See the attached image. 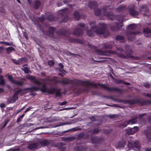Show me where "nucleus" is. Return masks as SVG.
Here are the masks:
<instances>
[{
    "label": "nucleus",
    "mask_w": 151,
    "mask_h": 151,
    "mask_svg": "<svg viewBox=\"0 0 151 151\" xmlns=\"http://www.w3.org/2000/svg\"><path fill=\"white\" fill-rule=\"evenodd\" d=\"M57 77L55 76H53L51 79H48V81H54L56 83H60L63 85L64 84H70L73 86L75 85H81L85 87L84 88H80L76 93L78 94L83 93L84 92H88L89 91L90 86H93L96 88H97V86H101L105 90L109 92H113V87H109L107 86L106 84H100L99 83H93L90 82L89 81H84L81 80L74 79L73 80H71L70 79L65 78L62 80L58 81L56 80Z\"/></svg>",
    "instance_id": "obj_1"
},
{
    "label": "nucleus",
    "mask_w": 151,
    "mask_h": 151,
    "mask_svg": "<svg viewBox=\"0 0 151 151\" xmlns=\"http://www.w3.org/2000/svg\"><path fill=\"white\" fill-rule=\"evenodd\" d=\"M109 5L108 6H105L102 8V9L103 11V15L108 18L109 19L113 20L114 19V17L116 19L120 22V23L118 22H116L115 26H110V28L112 31H116L121 29L122 27L123 26V20L124 19L123 17L121 15H117L114 16V14L111 11L107 12V10L109 8V9L113 10L114 9V7H112L110 8Z\"/></svg>",
    "instance_id": "obj_2"
},
{
    "label": "nucleus",
    "mask_w": 151,
    "mask_h": 151,
    "mask_svg": "<svg viewBox=\"0 0 151 151\" xmlns=\"http://www.w3.org/2000/svg\"><path fill=\"white\" fill-rule=\"evenodd\" d=\"M39 89L38 88L35 86L24 89H19L14 92L13 95L8 101V102L9 104L15 103L18 99V96L19 94L21 95L25 94L27 93L28 91L30 92L31 95L35 96V94H34V92L37 91Z\"/></svg>",
    "instance_id": "obj_3"
},
{
    "label": "nucleus",
    "mask_w": 151,
    "mask_h": 151,
    "mask_svg": "<svg viewBox=\"0 0 151 151\" xmlns=\"http://www.w3.org/2000/svg\"><path fill=\"white\" fill-rule=\"evenodd\" d=\"M39 88V91H41L42 92L47 93L48 94H52L56 92L55 96L57 97H61L62 96V93L60 92L61 89H56V88L52 87L50 89L47 88L46 86L43 85L41 88H40L39 86H36Z\"/></svg>",
    "instance_id": "obj_4"
},
{
    "label": "nucleus",
    "mask_w": 151,
    "mask_h": 151,
    "mask_svg": "<svg viewBox=\"0 0 151 151\" xmlns=\"http://www.w3.org/2000/svg\"><path fill=\"white\" fill-rule=\"evenodd\" d=\"M139 104L142 106L147 105L151 104V100L144 101L143 99H136L135 100H126V104H128L130 105Z\"/></svg>",
    "instance_id": "obj_5"
},
{
    "label": "nucleus",
    "mask_w": 151,
    "mask_h": 151,
    "mask_svg": "<svg viewBox=\"0 0 151 151\" xmlns=\"http://www.w3.org/2000/svg\"><path fill=\"white\" fill-rule=\"evenodd\" d=\"M128 146L129 149H134L136 151H140V148L141 147L138 141H133L131 140L129 141Z\"/></svg>",
    "instance_id": "obj_6"
},
{
    "label": "nucleus",
    "mask_w": 151,
    "mask_h": 151,
    "mask_svg": "<svg viewBox=\"0 0 151 151\" xmlns=\"http://www.w3.org/2000/svg\"><path fill=\"white\" fill-rule=\"evenodd\" d=\"M99 26L101 28L96 29L94 31V32L99 35H103L105 33L107 27V24L104 23L99 22Z\"/></svg>",
    "instance_id": "obj_7"
},
{
    "label": "nucleus",
    "mask_w": 151,
    "mask_h": 151,
    "mask_svg": "<svg viewBox=\"0 0 151 151\" xmlns=\"http://www.w3.org/2000/svg\"><path fill=\"white\" fill-rule=\"evenodd\" d=\"M58 13L62 17H64L63 20L60 22H67L68 19V14L69 13L68 9L66 8L65 9H61L58 11Z\"/></svg>",
    "instance_id": "obj_8"
},
{
    "label": "nucleus",
    "mask_w": 151,
    "mask_h": 151,
    "mask_svg": "<svg viewBox=\"0 0 151 151\" xmlns=\"http://www.w3.org/2000/svg\"><path fill=\"white\" fill-rule=\"evenodd\" d=\"M91 140L92 143L95 145V147H96L101 143L104 142V139L101 138H99L97 136H94L91 137Z\"/></svg>",
    "instance_id": "obj_9"
},
{
    "label": "nucleus",
    "mask_w": 151,
    "mask_h": 151,
    "mask_svg": "<svg viewBox=\"0 0 151 151\" xmlns=\"http://www.w3.org/2000/svg\"><path fill=\"white\" fill-rule=\"evenodd\" d=\"M89 47L90 48L95 50L94 52L98 55H106L105 53L106 52L111 53V51H103L101 50H97V47L91 44H88Z\"/></svg>",
    "instance_id": "obj_10"
},
{
    "label": "nucleus",
    "mask_w": 151,
    "mask_h": 151,
    "mask_svg": "<svg viewBox=\"0 0 151 151\" xmlns=\"http://www.w3.org/2000/svg\"><path fill=\"white\" fill-rule=\"evenodd\" d=\"M126 55L122 53H118L117 55L120 58H122L127 59V58H133L134 56L132 55L133 53V51L132 50L129 49L128 50H126L125 52Z\"/></svg>",
    "instance_id": "obj_11"
},
{
    "label": "nucleus",
    "mask_w": 151,
    "mask_h": 151,
    "mask_svg": "<svg viewBox=\"0 0 151 151\" xmlns=\"http://www.w3.org/2000/svg\"><path fill=\"white\" fill-rule=\"evenodd\" d=\"M58 19V17L55 16L51 13L47 14L45 16V20H47L49 22L57 21Z\"/></svg>",
    "instance_id": "obj_12"
},
{
    "label": "nucleus",
    "mask_w": 151,
    "mask_h": 151,
    "mask_svg": "<svg viewBox=\"0 0 151 151\" xmlns=\"http://www.w3.org/2000/svg\"><path fill=\"white\" fill-rule=\"evenodd\" d=\"M139 130V128L138 127L135 126L133 128H130L126 130V134L128 135H132L134 134Z\"/></svg>",
    "instance_id": "obj_13"
},
{
    "label": "nucleus",
    "mask_w": 151,
    "mask_h": 151,
    "mask_svg": "<svg viewBox=\"0 0 151 151\" xmlns=\"http://www.w3.org/2000/svg\"><path fill=\"white\" fill-rule=\"evenodd\" d=\"M8 78L9 81L13 84L18 85L20 86H23L24 84V82L22 81H19L14 79L12 75H9L8 76Z\"/></svg>",
    "instance_id": "obj_14"
},
{
    "label": "nucleus",
    "mask_w": 151,
    "mask_h": 151,
    "mask_svg": "<svg viewBox=\"0 0 151 151\" xmlns=\"http://www.w3.org/2000/svg\"><path fill=\"white\" fill-rule=\"evenodd\" d=\"M83 34V30L82 29L77 28L75 29L70 34L74 35L76 36H81Z\"/></svg>",
    "instance_id": "obj_15"
},
{
    "label": "nucleus",
    "mask_w": 151,
    "mask_h": 151,
    "mask_svg": "<svg viewBox=\"0 0 151 151\" xmlns=\"http://www.w3.org/2000/svg\"><path fill=\"white\" fill-rule=\"evenodd\" d=\"M135 6H132V7L129 8V13L130 15L132 16H137L139 14V12L135 9Z\"/></svg>",
    "instance_id": "obj_16"
},
{
    "label": "nucleus",
    "mask_w": 151,
    "mask_h": 151,
    "mask_svg": "<svg viewBox=\"0 0 151 151\" xmlns=\"http://www.w3.org/2000/svg\"><path fill=\"white\" fill-rule=\"evenodd\" d=\"M26 78L28 79L31 80L32 81L31 82H33L35 84L38 86L42 85V83L38 80H36L35 77L34 76L28 75L27 76Z\"/></svg>",
    "instance_id": "obj_17"
},
{
    "label": "nucleus",
    "mask_w": 151,
    "mask_h": 151,
    "mask_svg": "<svg viewBox=\"0 0 151 151\" xmlns=\"http://www.w3.org/2000/svg\"><path fill=\"white\" fill-rule=\"evenodd\" d=\"M26 78L28 79L31 80L32 81L31 82H33L35 84L38 86L42 85V83L38 80H36L35 77L34 76L28 75L27 76Z\"/></svg>",
    "instance_id": "obj_18"
},
{
    "label": "nucleus",
    "mask_w": 151,
    "mask_h": 151,
    "mask_svg": "<svg viewBox=\"0 0 151 151\" xmlns=\"http://www.w3.org/2000/svg\"><path fill=\"white\" fill-rule=\"evenodd\" d=\"M68 40L71 43H77L81 44H83V42L82 40L72 37H69Z\"/></svg>",
    "instance_id": "obj_19"
},
{
    "label": "nucleus",
    "mask_w": 151,
    "mask_h": 151,
    "mask_svg": "<svg viewBox=\"0 0 151 151\" xmlns=\"http://www.w3.org/2000/svg\"><path fill=\"white\" fill-rule=\"evenodd\" d=\"M87 147L85 145H79L74 147V150L76 151H85L87 149Z\"/></svg>",
    "instance_id": "obj_20"
},
{
    "label": "nucleus",
    "mask_w": 151,
    "mask_h": 151,
    "mask_svg": "<svg viewBox=\"0 0 151 151\" xmlns=\"http://www.w3.org/2000/svg\"><path fill=\"white\" fill-rule=\"evenodd\" d=\"M88 6L91 9H95L98 6V4L96 1H89Z\"/></svg>",
    "instance_id": "obj_21"
},
{
    "label": "nucleus",
    "mask_w": 151,
    "mask_h": 151,
    "mask_svg": "<svg viewBox=\"0 0 151 151\" xmlns=\"http://www.w3.org/2000/svg\"><path fill=\"white\" fill-rule=\"evenodd\" d=\"M56 33L60 35L65 36L67 34L69 33V31L65 28H62L56 31Z\"/></svg>",
    "instance_id": "obj_22"
},
{
    "label": "nucleus",
    "mask_w": 151,
    "mask_h": 151,
    "mask_svg": "<svg viewBox=\"0 0 151 151\" xmlns=\"http://www.w3.org/2000/svg\"><path fill=\"white\" fill-rule=\"evenodd\" d=\"M139 10L144 15H145V13L148 12L149 9L147 6L146 5H144L141 6L139 9Z\"/></svg>",
    "instance_id": "obj_23"
},
{
    "label": "nucleus",
    "mask_w": 151,
    "mask_h": 151,
    "mask_svg": "<svg viewBox=\"0 0 151 151\" xmlns=\"http://www.w3.org/2000/svg\"><path fill=\"white\" fill-rule=\"evenodd\" d=\"M143 32L146 37L147 38L151 37V29L145 28L143 30Z\"/></svg>",
    "instance_id": "obj_24"
},
{
    "label": "nucleus",
    "mask_w": 151,
    "mask_h": 151,
    "mask_svg": "<svg viewBox=\"0 0 151 151\" xmlns=\"http://www.w3.org/2000/svg\"><path fill=\"white\" fill-rule=\"evenodd\" d=\"M38 146L37 143H34L29 144L27 146L28 148L31 150H36Z\"/></svg>",
    "instance_id": "obj_25"
},
{
    "label": "nucleus",
    "mask_w": 151,
    "mask_h": 151,
    "mask_svg": "<svg viewBox=\"0 0 151 151\" xmlns=\"http://www.w3.org/2000/svg\"><path fill=\"white\" fill-rule=\"evenodd\" d=\"M126 6L124 5H121L117 8L116 10L118 12H124L126 10Z\"/></svg>",
    "instance_id": "obj_26"
},
{
    "label": "nucleus",
    "mask_w": 151,
    "mask_h": 151,
    "mask_svg": "<svg viewBox=\"0 0 151 151\" xmlns=\"http://www.w3.org/2000/svg\"><path fill=\"white\" fill-rule=\"evenodd\" d=\"M116 40H120L121 42H124L126 41L125 37L122 35H118L116 36L115 37Z\"/></svg>",
    "instance_id": "obj_27"
},
{
    "label": "nucleus",
    "mask_w": 151,
    "mask_h": 151,
    "mask_svg": "<svg viewBox=\"0 0 151 151\" xmlns=\"http://www.w3.org/2000/svg\"><path fill=\"white\" fill-rule=\"evenodd\" d=\"M41 146H47L49 145L51 142L50 140L47 139H44L40 142Z\"/></svg>",
    "instance_id": "obj_28"
},
{
    "label": "nucleus",
    "mask_w": 151,
    "mask_h": 151,
    "mask_svg": "<svg viewBox=\"0 0 151 151\" xmlns=\"http://www.w3.org/2000/svg\"><path fill=\"white\" fill-rule=\"evenodd\" d=\"M145 134L148 142H151V132L149 131L146 130L145 131Z\"/></svg>",
    "instance_id": "obj_29"
},
{
    "label": "nucleus",
    "mask_w": 151,
    "mask_h": 151,
    "mask_svg": "<svg viewBox=\"0 0 151 151\" xmlns=\"http://www.w3.org/2000/svg\"><path fill=\"white\" fill-rule=\"evenodd\" d=\"M41 4V2L37 0L35 1L33 7L35 9H37L39 8Z\"/></svg>",
    "instance_id": "obj_30"
},
{
    "label": "nucleus",
    "mask_w": 151,
    "mask_h": 151,
    "mask_svg": "<svg viewBox=\"0 0 151 151\" xmlns=\"http://www.w3.org/2000/svg\"><path fill=\"white\" fill-rule=\"evenodd\" d=\"M96 22H90L89 25L91 28L93 29H96L98 27V26L96 25Z\"/></svg>",
    "instance_id": "obj_31"
},
{
    "label": "nucleus",
    "mask_w": 151,
    "mask_h": 151,
    "mask_svg": "<svg viewBox=\"0 0 151 151\" xmlns=\"http://www.w3.org/2000/svg\"><path fill=\"white\" fill-rule=\"evenodd\" d=\"M137 26L134 24H131L128 26L127 28L129 30H135L137 29Z\"/></svg>",
    "instance_id": "obj_32"
},
{
    "label": "nucleus",
    "mask_w": 151,
    "mask_h": 151,
    "mask_svg": "<svg viewBox=\"0 0 151 151\" xmlns=\"http://www.w3.org/2000/svg\"><path fill=\"white\" fill-rule=\"evenodd\" d=\"M73 15L74 18L77 20H79L81 18V15L78 11H75L74 12Z\"/></svg>",
    "instance_id": "obj_33"
},
{
    "label": "nucleus",
    "mask_w": 151,
    "mask_h": 151,
    "mask_svg": "<svg viewBox=\"0 0 151 151\" xmlns=\"http://www.w3.org/2000/svg\"><path fill=\"white\" fill-rule=\"evenodd\" d=\"M7 54H9L12 51H15V49L12 47H9L5 49Z\"/></svg>",
    "instance_id": "obj_34"
},
{
    "label": "nucleus",
    "mask_w": 151,
    "mask_h": 151,
    "mask_svg": "<svg viewBox=\"0 0 151 151\" xmlns=\"http://www.w3.org/2000/svg\"><path fill=\"white\" fill-rule=\"evenodd\" d=\"M126 142L125 141L122 140L119 142L118 144V147H124L126 145Z\"/></svg>",
    "instance_id": "obj_35"
},
{
    "label": "nucleus",
    "mask_w": 151,
    "mask_h": 151,
    "mask_svg": "<svg viewBox=\"0 0 151 151\" xmlns=\"http://www.w3.org/2000/svg\"><path fill=\"white\" fill-rule=\"evenodd\" d=\"M81 128H78V127H76L73 128L72 129L68 130H67L65 131L64 133L68 132H69L71 131H72L73 132H74V131H77L80 130H81Z\"/></svg>",
    "instance_id": "obj_36"
},
{
    "label": "nucleus",
    "mask_w": 151,
    "mask_h": 151,
    "mask_svg": "<svg viewBox=\"0 0 151 151\" xmlns=\"http://www.w3.org/2000/svg\"><path fill=\"white\" fill-rule=\"evenodd\" d=\"M127 125L128 124H127V123L126 122H122L118 126V127L120 129H123L124 127H126Z\"/></svg>",
    "instance_id": "obj_37"
},
{
    "label": "nucleus",
    "mask_w": 151,
    "mask_h": 151,
    "mask_svg": "<svg viewBox=\"0 0 151 151\" xmlns=\"http://www.w3.org/2000/svg\"><path fill=\"white\" fill-rule=\"evenodd\" d=\"M84 136V134L83 132H81L78 134V136L77 139L81 140L83 139Z\"/></svg>",
    "instance_id": "obj_38"
},
{
    "label": "nucleus",
    "mask_w": 151,
    "mask_h": 151,
    "mask_svg": "<svg viewBox=\"0 0 151 151\" xmlns=\"http://www.w3.org/2000/svg\"><path fill=\"white\" fill-rule=\"evenodd\" d=\"M76 138L74 137H66L65 138V140L68 141H72L75 139H76Z\"/></svg>",
    "instance_id": "obj_39"
},
{
    "label": "nucleus",
    "mask_w": 151,
    "mask_h": 151,
    "mask_svg": "<svg viewBox=\"0 0 151 151\" xmlns=\"http://www.w3.org/2000/svg\"><path fill=\"white\" fill-rule=\"evenodd\" d=\"M3 78V76H0V84L2 86H4L5 83V80Z\"/></svg>",
    "instance_id": "obj_40"
},
{
    "label": "nucleus",
    "mask_w": 151,
    "mask_h": 151,
    "mask_svg": "<svg viewBox=\"0 0 151 151\" xmlns=\"http://www.w3.org/2000/svg\"><path fill=\"white\" fill-rule=\"evenodd\" d=\"M87 35L89 37H92L94 36V32L92 30H89L87 32Z\"/></svg>",
    "instance_id": "obj_41"
},
{
    "label": "nucleus",
    "mask_w": 151,
    "mask_h": 151,
    "mask_svg": "<svg viewBox=\"0 0 151 151\" xmlns=\"http://www.w3.org/2000/svg\"><path fill=\"white\" fill-rule=\"evenodd\" d=\"M95 14L97 16H99L101 13V11L100 9H98L96 10H95L94 11Z\"/></svg>",
    "instance_id": "obj_42"
},
{
    "label": "nucleus",
    "mask_w": 151,
    "mask_h": 151,
    "mask_svg": "<svg viewBox=\"0 0 151 151\" xmlns=\"http://www.w3.org/2000/svg\"><path fill=\"white\" fill-rule=\"evenodd\" d=\"M58 146H60V148L62 151H65L66 149V147L63 146V143H60L58 145Z\"/></svg>",
    "instance_id": "obj_43"
},
{
    "label": "nucleus",
    "mask_w": 151,
    "mask_h": 151,
    "mask_svg": "<svg viewBox=\"0 0 151 151\" xmlns=\"http://www.w3.org/2000/svg\"><path fill=\"white\" fill-rule=\"evenodd\" d=\"M99 131L100 130L98 128H95L92 129V134H97L98 133Z\"/></svg>",
    "instance_id": "obj_44"
},
{
    "label": "nucleus",
    "mask_w": 151,
    "mask_h": 151,
    "mask_svg": "<svg viewBox=\"0 0 151 151\" xmlns=\"http://www.w3.org/2000/svg\"><path fill=\"white\" fill-rule=\"evenodd\" d=\"M127 123L128 124H135L136 123V122H135V119H130L128 121Z\"/></svg>",
    "instance_id": "obj_45"
},
{
    "label": "nucleus",
    "mask_w": 151,
    "mask_h": 151,
    "mask_svg": "<svg viewBox=\"0 0 151 151\" xmlns=\"http://www.w3.org/2000/svg\"><path fill=\"white\" fill-rule=\"evenodd\" d=\"M22 69L24 71L25 74H28L29 73L30 70L27 67H24V68H22Z\"/></svg>",
    "instance_id": "obj_46"
},
{
    "label": "nucleus",
    "mask_w": 151,
    "mask_h": 151,
    "mask_svg": "<svg viewBox=\"0 0 151 151\" xmlns=\"http://www.w3.org/2000/svg\"><path fill=\"white\" fill-rule=\"evenodd\" d=\"M46 34L49 36L53 37L54 35V33L48 30V31L46 32Z\"/></svg>",
    "instance_id": "obj_47"
},
{
    "label": "nucleus",
    "mask_w": 151,
    "mask_h": 151,
    "mask_svg": "<svg viewBox=\"0 0 151 151\" xmlns=\"http://www.w3.org/2000/svg\"><path fill=\"white\" fill-rule=\"evenodd\" d=\"M112 47V46L111 45H107L105 44H104V47L103 48L105 49H111Z\"/></svg>",
    "instance_id": "obj_48"
},
{
    "label": "nucleus",
    "mask_w": 151,
    "mask_h": 151,
    "mask_svg": "<svg viewBox=\"0 0 151 151\" xmlns=\"http://www.w3.org/2000/svg\"><path fill=\"white\" fill-rule=\"evenodd\" d=\"M139 32H129L128 31L127 32V35H132V34H137L138 33H139Z\"/></svg>",
    "instance_id": "obj_49"
},
{
    "label": "nucleus",
    "mask_w": 151,
    "mask_h": 151,
    "mask_svg": "<svg viewBox=\"0 0 151 151\" xmlns=\"http://www.w3.org/2000/svg\"><path fill=\"white\" fill-rule=\"evenodd\" d=\"M116 81V84H119L121 83H123L124 80H121L120 79H116L115 80Z\"/></svg>",
    "instance_id": "obj_50"
},
{
    "label": "nucleus",
    "mask_w": 151,
    "mask_h": 151,
    "mask_svg": "<svg viewBox=\"0 0 151 151\" xmlns=\"http://www.w3.org/2000/svg\"><path fill=\"white\" fill-rule=\"evenodd\" d=\"M143 86L146 88H149L150 86V85L148 83H145L143 84Z\"/></svg>",
    "instance_id": "obj_51"
},
{
    "label": "nucleus",
    "mask_w": 151,
    "mask_h": 151,
    "mask_svg": "<svg viewBox=\"0 0 151 151\" xmlns=\"http://www.w3.org/2000/svg\"><path fill=\"white\" fill-rule=\"evenodd\" d=\"M37 18L39 21L42 22L45 19V17H37Z\"/></svg>",
    "instance_id": "obj_52"
},
{
    "label": "nucleus",
    "mask_w": 151,
    "mask_h": 151,
    "mask_svg": "<svg viewBox=\"0 0 151 151\" xmlns=\"http://www.w3.org/2000/svg\"><path fill=\"white\" fill-rule=\"evenodd\" d=\"M48 63L49 65L51 66L54 64L55 62L53 60H50L48 61Z\"/></svg>",
    "instance_id": "obj_53"
},
{
    "label": "nucleus",
    "mask_w": 151,
    "mask_h": 151,
    "mask_svg": "<svg viewBox=\"0 0 151 151\" xmlns=\"http://www.w3.org/2000/svg\"><path fill=\"white\" fill-rule=\"evenodd\" d=\"M55 27H50L48 28V30L50 31L53 32L54 33V31H55Z\"/></svg>",
    "instance_id": "obj_54"
},
{
    "label": "nucleus",
    "mask_w": 151,
    "mask_h": 151,
    "mask_svg": "<svg viewBox=\"0 0 151 151\" xmlns=\"http://www.w3.org/2000/svg\"><path fill=\"white\" fill-rule=\"evenodd\" d=\"M143 95L149 98H151V93H144Z\"/></svg>",
    "instance_id": "obj_55"
},
{
    "label": "nucleus",
    "mask_w": 151,
    "mask_h": 151,
    "mask_svg": "<svg viewBox=\"0 0 151 151\" xmlns=\"http://www.w3.org/2000/svg\"><path fill=\"white\" fill-rule=\"evenodd\" d=\"M67 103V102L66 101H64L62 102H60L59 104L60 106H63L66 104Z\"/></svg>",
    "instance_id": "obj_56"
},
{
    "label": "nucleus",
    "mask_w": 151,
    "mask_h": 151,
    "mask_svg": "<svg viewBox=\"0 0 151 151\" xmlns=\"http://www.w3.org/2000/svg\"><path fill=\"white\" fill-rule=\"evenodd\" d=\"M51 105L49 106V104H46L45 106V109H50L51 108Z\"/></svg>",
    "instance_id": "obj_57"
},
{
    "label": "nucleus",
    "mask_w": 151,
    "mask_h": 151,
    "mask_svg": "<svg viewBox=\"0 0 151 151\" xmlns=\"http://www.w3.org/2000/svg\"><path fill=\"white\" fill-rule=\"evenodd\" d=\"M119 103H123L124 104H126V100H123L122 99H119L118 100Z\"/></svg>",
    "instance_id": "obj_58"
},
{
    "label": "nucleus",
    "mask_w": 151,
    "mask_h": 151,
    "mask_svg": "<svg viewBox=\"0 0 151 151\" xmlns=\"http://www.w3.org/2000/svg\"><path fill=\"white\" fill-rule=\"evenodd\" d=\"M89 119L92 121H96V119L93 116H91L89 117Z\"/></svg>",
    "instance_id": "obj_59"
},
{
    "label": "nucleus",
    "mask_w": 151,
    "mask_h": 151,
    "mask_svg": "<svg viewBox=\"0 0 151 151\" xmlns=\"http://www.w3.org/2000/svg\"><path fill=\"white\" fill-rule=\"evenodd\" d=\"M73 123L72 122H64L62 125H66V124H72Z\"/></svg>",
    "instance_id": "obj_60"
},
{
    "label": "nucleus",
    "mask_w": 151,
    "mask_h": 151,
    "mask_svg": "<svg viewBox=\"0 0 151 151\" xmlns=\"http://www.w3.org/2000/svg\"><path fill=\"white\" fill-rule=\"evenodd\" d=\"M104 132L105 133H106L107 134H109L111 132V131L110 129H105L104 130Z\"/></svg>",
    "instance_id": "obj_61"
},
{
    "label": "nucleus",
    "mask_w": 151,
    "mask_h": 151,
    "mask_svg": "<svg viewBox=\"0 0 151 151\" xmlns=\"http://www.w3.org/2000/svg\"><path fill=\"white\" fill-rule=\"evenodd\" d=\"M78 25L82 27H84L85 26V24L83 23H81L79 24Z\"/></svg>",
    "instance_id": "obj_62"
},
{
    "label": "nucleus",
    "mask_w": 151,
    "mask_h": 151,
    "mask_svg": "<svg viewBox=\"0 0 151 151\" xmlns=\"http://www.w3.org/2000/svg\"><path fill=\"white\" fill-rule=\"evenodd\" d=\"M129 45H126L124 46V48L126 50V51L129 50Z\"/></svg>",
    "instance_id": "obj_63"
},
{
    "label": "nucleus",
    "mask_w": 151,
    "mask_h": 151,
    "mask_svg": "<svg viewBox=\"0 0 151 151\" xmlns=\"http://www.w3.org/2000/svg\"><path fill=\"white\" fill-rule=\"evenodd\" d=\"M6 45V46H11L12 45V43H9L8 42H4V44Z\"/></svg>",
    "instance_id": "obj_64"
}]
</instances>
